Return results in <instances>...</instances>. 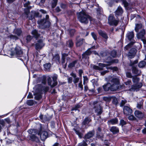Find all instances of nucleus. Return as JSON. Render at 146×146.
<instances>
[{
    "label": "nucleus",
    "mask_w": 146,
    "mask_h": 146,
    "mask_svg": "<svg viewBox=\"0 0 146 146\" xmlns=\"http://www.w3.org/2000/svg\"><path fill=\"white\" fill-rule=\"evenodd\" d=\"M108 82H109L110 84V90L115 91L118 89L119 86V81L118 79L113 78L111 76H109L106 78Z\"/></svg>",
    "instance_id": "f257e3e1"
},
{
    "label": "nucleus",
    "mask_w": 146,
    "mask_h": 146,
    "mask_svg": "<svg viewBox=\"0 0 146 146\" xmlns=\"http://www.w3.org/2000/svg\"><path fill=\"white\" fill-rule=\"evenodd\" d=\"M8 54L11 57H15L19 59L22 56L23 52L20 47L17 46L15 48H12L9 52Z\"/></svg>",
    "instance_id": "f03ea898"
},
{
    "label": "nucleus",
    "mask_w": 146,
    "mask_h": 146,
    "mask_svg": "<svg viewBox=\"0 0 146 146\" xmlns=\"http://www.w3.org/2000/svg\"><path fill=\"white\" fill-rule=\"evenodd\" d=\"M78 19L82 23L87 24L89 20H90V17L86 14L84 11H82L77 13Z\"/></svg>",
    "instance_id": "7ed1b4c3"
},
{
    "label": "nucleus",
    "mask_w": 146,
    "mask_h": 146,
    "mask_svg": "<svg viewBox=\"0 0 146 146\" xmlns=\"http://www.w3.org/2000/svg\"><path fill=\"white\" fill-rule=\"evenodd\" d=\"M133 81L135 84L132 86L131 88L130 89V91H137L139 88H141L142 86L141 83H138L139 80V78L136 76H135L133 78Z\"/></svg>",
    "instance_id": "20e7f679"
},
{
    "label": "nucleus",
    "mask_w": 146,
    "mask_h": 146,
    "mask_svg": "<svg viewBox=\"0 0 146 146\" xmlns=\"http://www.w3.org/2000/svg\"><path fill=\"white\" fill-rule=\"evenodd\" d=\"M118 62V60H112L111 61H110L109 62H107L108 63V64L99 63V66L95 65H93V68L95 70H103L104 67L111 65L112 63L113 62L117 63Z\"/></svg>",
    "instance_id": "39448f33"
},
{
    "label": "nucleus",
    "mask_w": 146,
    "mask_h": 146,
    "mask_svg": "<svg viewBox=\"0 0 146 146\" xmlns=\"http://www.w3.org/2000/svg\"><path fill=\"white\" fill-rule=\"evenodd\" d=\"M138 61L137 60H136L133 62H131L130 64V66H132V71L134 74L139 75L141 74V71L140 70H138L137 68V65L135 64H136Z\"/></svg>",
    "instance_id": "423d86ee"
},
{
    "label": "nucleus",
    "mask_w": 146,
    "mask_h": 146,
    "mask_svg": "<svg viewBox=\"0 0 146 146\" xmlns=\"http://www.w3.org/2000/svg\"><path fill=\"white\" fill-rule=\"evenodd\" d=\"M52 80L50 77L48 78V82L49 85L51 87H53L56 86L57 84V76L55 75L52 77Z\"/></svg>",
    "instance_id": "0eeeda50"
},
{
    "label": "nucleus",
    "mask_w": 146,
    "mask_h": 146,
    "mask_svg": "<svg viewBox=\"0 0 146 146\" xmlns=\"http://www.w3.org/2000/svg\"><path fill=\"white\" fill-rule=\"evenodd\" d=\"M119 21L118 20L115 19L114 17L111 15H110L108 18V23L111 25L116 26L118 24Z\"/></svg>",
    "instance_id": "6e6552de"
},
{
    "label": "nucleus",
    "mask_w": 146,
    "mask_h": 146,
    "mask_svg": "<svg viewBox=\"0 0 146 146\" xmlns=\"http://www.w3.org/2000/svg\"><path fill=\"white\" fill-rule=\"evenodd\" d=\"M94 107L96 109L95 111L98 113V115H100L102 112V109L101 107L97 104V102H95L93 103Z\"/></svg>",
    "instance_id": "1a4fd4ad"
},
{
    "label": "nucleus",
    "mask_w": 146,
    "mask_h": 146,
    "mask_svg": "<svg viewBox=\"0 0 146 146\" xmlns=\"http://www.w3.org/2000/svg\"><path fill=\"white\" fill-rule=\"evenodd\" d=\"M38 24L40 25L43 26V27L46 28L48 27L50 25V22L48 20L44 21V19L41 20L39 21H38Z\"/></svg>",
    "instance_id": "9d476101"
},
{
    "label": "nucleus",
    "mask_w": 146,
    "mask_h": 146,
    "mask_svg": "<svg viewBox=\"0 0 146 146\" xmlns=\"http://www.w3.org/2000/svg\"><path fill=\"white\" fill-rule=\"evenodd\" d=\"M123 112L125 115H127L131 114L132 110L129 107L125 106L123 108Z\"/></svg>",
    "instance_id": "9b49d317"
},
{
    "label": "nucleus",
    "mask_w": 146,
    "mask_h": 146,
    "mask_svg": "<svg viewBox=\"0 0 146 146\" xmlns=\"http://www.w3.org/2000/svg\"><path fill=\"white\" fill-rule=\"evenodd\" d=\"M126 38L129 41H133V40L134 38V34L133 32L128 31L126 35Z\"/></svg>",
    "instance_id": "f8f14e48"
},
{
    "label": "nucleus",
    "mask_w": 146,
    "mask_h": 146,
    "mask_svg": "<svg viewBox=\"0 0 146 146\" xmlns=\"http://www.w3.org/2000/svg\"><path fill=\"white\" fill-rule=\"evenodd\" d=\"M136 52L137 50L135 48H131L128 54V57L131 58H133L136 54Z\"/></svg>",
    "instance_id": "ddd939ff"
},
{
    "label": "nucleus",
    "mask_w": 146,
    "mask_h": 146,
    "mask_svg": "<svg viewBox=\"0 0 146 146\" xmlns=\"http://www.w3.org/2000/svg\"><path fill=\"white\" fill-rule=\"evenodd\" d=\"M44 45L42 39L39 40L37 42L36 44L35 48L36 50L41 49Z\"/></svg>",
    "instance_id": "4468645a"
},
{
    "label": "nucleus",
    "mask_w": 146,
    "mask_h": 146,
    "mask_svg": "<svg viewBox=\"0 0 146 146\" xmlns=\"http://www.w3.org/2000/svg\"><path fill=\"white\" fill-rule=\"evenodd\" d=\"M98 33L100 36L105 39V41H107L108 38V37L107 34L105 32L100 30L98 31Z\"/></svg>",
    "instance_id": "2eb2a0df"
},
{
    "label": "nucleus",
    "mask_w": 146,
    "mask_h": 146,
    "mask_svg": "<svg viewBox=\"0 0 146 146\" xmlns=\"http://www.w3.org/2000/svg\"><path fill=\"white\" fill-rule=\"evenodd\" d=\"M123 12V11L122 8L120 6H119L115 12V16L116 17L117 16H120L122 14Z\"/></svg>",
    "instance_id": "dca6fc26"
},
{
    "label": "nucleus",
    "mask_w": 146,
    "mask_h": 146,
    "mask_svg": "<svg viewBox=\"0 0 146 146\" xmlns=\"http://www.w3.org/2000/svg\"><path fill=\"white\" fill-rule=\"evenodd\" d=\"M48 133L47 131H42L40 134V137L42 141H44L47 137Z\"/></svg>",
    "instance_id": "f3484780"
},
{
    "label": "nucleus",
    "mask_w": 146,
    "mask_h": 146,
    "mask_svg": "<svg viewBox=\"0 0 146 146\" xmlns=\"http://www.w3.org/2000/svg\"><path fill=\"white\" fill-rule=\"evenodd\" d=\"M91 51L90 50V49H88L82 54V58L85 59L88 58V56L91 54Z\"/></svg>",
    "instance_id": "a211bd4d"
},
{
    "label": "nucleus",
    "mask_w": 146,
    "mask_h": 146,
    "mask_svg": "<svg viewBox=\"0 0 146 146\" xmlns=\"http://www.w3.org/2000/svg\"><path fill=\"white\" fill-rule=\"evenodd\" d=\"M53 61L56 62L57 64H59L60 63V57L58 54H56L53 56L52 58Z\"/></svg>",
    "instance_id": "6ab92c4d"
},
{
    "label": "nucleus",
    "mask_w": 146,
    "mask_h": 146,
    "mask_svg": "<svg viewBox=\"0 0 146 146\" xmlns=\"http://www.w3.org/2000/svg\"><path fill=\"white\" fill-rule=\"evenodd\" d=\"M134 113L136 117L139 119H141L144 116V115L142 113L138 110L135 111Z\"/></svg>",
    "instance_id": "aec40b11"
},
{
    "label": "nucleus",
    "mask_w": 146,
    "mask_h": 146,
    "mask_svg": "<svg viewBox=\"0 0 146 146\" xmlns=\"http://www.w3.org/2000/svg\"><path fill=\"white\" fill-rule=\"evenodd\" d=\"M118 119L117 118H115L111 119L108 121V125H114L117 123Z\"/></svg>",
    "instance_id": "412c9836"
},
{
    "label": "nucleus",
    "mask_w": 146,
    "mask_h": 146,
    "mask_svg": "<svg viewBox=\"0 0 146 146\" xmlns=\"http://www.w3.org/2000/svg\"><path fill=\"white\" fill-rule=\"evenodd\" d=\"M145 31L144 29L142 30L139 33L137 34V36L138 38L143 39L144 37Z\"/></svg>",
    "instance_id": "4be33fe9"
},
{
    "label": "nucleus",
    "mask_w": 146,
    "mask_h": 146,
    "mask_svg": "<svg viewBox=\"0 0 146 146\" xmlns=\"http://www.w3.org/2000/svg\"><path fill=\"white\" fill-rule=\"evenodd\" d=\"M110 131L114 134H116L119 132L118 128L115 126L112 127L110 128Z\"/></svg>",
    "instance_id": "5701e85b"
},
{
    "label": "nucleus",
    "mask_w": 146,
    "mask_h": 146,
    "mask_svg": "<svg viewBox=\"0 0 146 146\" xmlns=\"http://www.w3.org/2000/svg\"><path fill=\"white\" fill-rule=\"evenodd\" d=\"M30 139L32 141L38 143L40 142L39 138L35 136V135L29 136Z\"/></svg>",
    "instance_id": "b1692460"
},
{
    "label": "nucleus",
    "mask_w": 146,
    "mask_h": 146,
    "mask_svg": "<svg viewBox=\"0 0 146 146\" xmlns=\"http://www.w3.org/2000/svg\"><path fill=\"white\" fill-rule=\"evenodd\" d=\"M31 34L34 36V37L36 38H38L40 35V34L36 29H34L32 31Z\"/></svg>",
    "instance_id": "393cba45"
},
{
    "label": "nucleus",
    "mask_w": 146,
    "mask_h": 146,
    "mask_svg": "<svg viewBox=\"0 0 146 146\" xmlns=\"http://www.w3.org/2000/svg\"><path fill=\"white\" fill-rule=\"evenodd\" d=\"M104 89L105 91H107L110 90V84L109 82H108L106 84H105L103 86Z\"/></svg>",
    "instance_id": "a878e982"
},
{
    "label": "nucleus",
    "mask_w": 146,
    "mask_h": 146,
    "mask_svg": "<svg viewBox=\"0 0 146 146\" xmlns=\"http://www.w3.org/2000/svg\"><path fill=\"white\" fill-rule=\"evenodd\" d=\"M94 131H90L85 135V139H89L92 137L94 135Z\"/></svg>",
    "instance_id": "bb28decb"
},
{
    "label": "nucleus",
    "mask_w": 146,
    "mask_h": 146,
    "mask_svg": "<svg viewBox=\"0 0 146 146\" xmlns=\"http://www.w3.org/2000/svg\"><path fill=\"white\" fill-rule=\"evenodd\" d=\"M28 132L31 135L36 134L37 133V130L35 129H31L28 130Z\"/></svg>",
    "instance_id": "cd10ccee"
},
{
    "label": "nucleus",
    "mask_w": 146,
    "mask_h": 146,
    "mask_svg": "<svg viewBox=\"0 0 146 146\" xmlns=\"http://www.w3.org/2000/svg\"><path fill=\"white\" fill-rule=\"evenodd\" d=\"M135 42V40L131 41V42L127 45L124 48V50H126L131 48L133 44Z\"/></svg>",
    "instance_id": "c85d7f7f"
},
{
    "label": "nucleus",
    "mask_w": 146,
    "mask_h": 146,
    "mask_svg": "<svg viewBox=\"0 0 146 146\" xmlns=\"http://www.w3.org/2000/svg\"><path fill=\"white\" fill-rule=\"evenodd\" d=\"M84 42V40L83 39H81L77 40L76 45L77 46H81Z\"/></svg>",
    "instance_id": "c756f323"
},
{
    "label": "nucleus",
    "mask_w": 146,
    "mask_h": 146,
    "mask_svg": "<svg viewBox=\"0 0 146 146\" xmlns=\"http://www.w3.org/2000/svg\"><path fill=\"white\" fill-rule=\"evenodd\" d=\"M142 27V25L141 23L137 24L135 25V30L136 32H138L139 30Z\"/></svg>",
    "instance_id": "7c9ffc66"
},
{
    "label": "nucleus",
    "mask_w": 146,
    "mask_h": 146,
    "mask_svg": "<svg viewBox=\"0 0 146 146\" xmlns=\"http://www.w3.org/2000/svg\"><path fill=\"white\" fill-rule=\"evenodd\" d=\"M82 106V104H78L75 106V107L73 108L72 110V111L78 110V109L81 108Z\"/></svg>",
    "instance_id": "2f4dec72"
},
{
    "label": "nucleus",
    "mask_w": 146,
    "mask_h": 146,
    "mask_svg": "<svg viewBox=\"0 0 146 146\" xmlns=\"http://www.w3.org/2000/svg\"><path fill=\"white\" fill-rule=\"evenodd\" d=\"M88 140L87 139H85V140H83V141L81 143H80L78 146H86L87 145V144L86 142H88Z\"/></svg>",
    "instance_id": "473e14b6"
},
{
    "label": "nucleus",
    "mask_w": 146,
    "mask_h": 146,
    "mask_svg": "<svg viewBox=\"0 0 146 146\" xmlns=\"http://www.w3.org/2000/svg\"><path fill=\"white\" fill-rule=\"evenodd\" d=\"M90 120H91L88 118L86 117L82 122V124L84 125L88 124L90 122Z\"/></svg>",
    "instance_id": "72a5a7b5"
},
{
    "label": "nucleus",
    "mask_w": 146,
    "mask_h": 146,
    "mask_svg": "<svg viewBox=\"0 0 146 146\" xmlns=\"http://www.w3.org/2000/svg\"><path fill=\"white\" fill-rule=\"evenodd\" d=\"M14 32L18 36H19L22 33V31L21 29H16L14 30Z\"/></svg>",
    "instance_id": "f704fd0d"
},
{
    "label": "nucleus",
    "mask_w": 146,
    "mask_h": 146,
    "mask_svg": "<svg viewBox=\"0 0 146 146\" xmlns=\"http://www.w3.org/2000/svg\"><path fill=\"white\" fill-rule=\"evenodd\" d=\"M146 64V62L144 61H142L140 62L138 64L139 68H143L144 67Z\"/></svg>",
    "instance_id": "c9c22d12"
},
{
    "label": "nucleus",
    "mask_w": 146,
    "mask_h": 146,
    "mask_svg": "<svg viewBox=\"0 0 146 146\" xmlns=\"http://www.w3.org/2000/svg\"><path fill=\"white\" fill-rule=\"evenodd\" d=\"M112 102L113 104L115 105H117L118 103L117 98L115 97L112 98Z\"/></svg>",
    "instance_id": "e433bc0d"
},
{
    "label": "nucleus",
    "mask_w": 146,
    "mask_h": 146,
    "mask_svg": "<svg viewBox=\"0 0 146 146\" xmlns=\"http://www.w3.org/2000/svg\"><path fill=\"white\" fill-rule=\"evenodd\" d=\"M77 60H75L71 63L69 64L68 65V67L70 68H72L74 67L75 65V64L77 63Z\"/></svg>",
    "instance_id": "4c0bfd02"
},
{
    "label": "nucleus",
    "mask_w": 146,
    "mask_h": 146,
    "mask_svg": "<svg viewBox=\"0 0 146 146\" xmlns=\"http://www.w3.org/2000/svg\"><path fill=\"white\" fill-rule=\"evenodd\" d=\"M51 66V64L50 63L46 64L44 65V67L46 70H49Z\"/></svg>",
    "instance_id": "58836bf2"
},
{
    "label": "nucleus",
    "mask_w": 146,
    "mask_h": 146,
    "mask_svg": "<svg viewBox=\"0 0 146 146\" xmlns=\"http://www.w3.org/2000/svg\"><path fill=\"white\" fill-rule=\"evenodd\" d=\"M34 103V101L32 100H28L27 102V104L28 105L30 106H32Z\"/></svg>",
    "instance_id": "ea45409f"
},
{
    "label": "nucleus",
    "mask_w": 146,
    "mask_h": 146,
    "mask_svg": "<svg viewBox=\"0 0 146 146\" xmlns=\"http://www.w3.org/2000/svg\"><path fill=\"white\" fill-rule=\"evenodd\" d=\"M42 98V95L41 93L36 94L35 96V99L36 100H39Z\"/></svg>",
    "instance_id": "a19ab883"
},
{
    "label": "nucleus",
    "mask_w": 146,
    "mask_h": 146,
    "mask_svg": "<svg viewBox=\"0 0 146 146\" xmlns=\"http://www.w3.org/2000/svg\"><path fill=\"white\" fill-rule=\"evenodd\" d=\"M57 0H52V8H54L56 5Z\"/></svg>",
    "instance_id": "79ce46f5"
},
{
    "label": "nucleus",
    "mask_w": 146,
    "mask_h": 146,
    "mask_svg": "<svg viewBox=\"0 0 146 146\" xmlns=\"http://www.w3.org/2000/svg\"><path fill=\"white\" fill-rule=\"evenodd\" d=\"M67 45L70 47H71L73 46V43L71 40H69L67 42Z\"/></svg>",
    "instance_id": "37998d69"
},
{
    "label": "nucleus",
    "mask_w": 146,
    "mask_h": 146,
    "mask_svg": "<svg viewBox=\"0 0 146 146\" xmlns=\"http://www.w3.org/2000/svg\"><path fill=\"white\" fill-rule=\"evenodd\" d=\"M30 4V2L29 1H28L24 4V6L27 7V8L28 9H31V7L29 6Z\"/></svg>",
    "instance_id": "c03bdc74"
},
{
    "label": "nucleus",
    "mask_w": 146,
    "mask_h": 146,
    "mask_svg": "<svg viewBox=\"0 0 146 146\" xmlns=\"http://www.w3.org/2000/svg\"><path fill=\"white\" fill-rule=\"evenodd\" d=\"M117 52L115 50H113L111 52V55L113 57H115L116 56Z\"/></svg>",
    "instance_id": "a18cd8bd"
},
{
    "label": "nucleus",
    "mask_w": 146,
    "mask_h": 146,
    "mask_svg": "<svg viewBox=\"0 0 146 146\" xmlns=\"http://www.w3.org/2000/svg\"><path fill=\"white\" fill-rule=\"evenodd\" d=\"M91 35L93 38L95 40H97V35L94 32H92L91 33Z\"/></svg>",
    "instance_id": "49530a36"
},
{
    "label": "nucleus",
    "mask_w": 146,
    "mask_h": 146,
    "mask_svg": "<svg viewBox=\"0 0 146 146\" xmlns=\"http://www.w3.org/2000/svg\"><path fill=\"white\" fill-rule=\"evenodd\" d=\"M128 119L130 120H134L136 119V118L133 115L129 116L128 117Z\"/></svg>",
    "instance_id": "de8ad7c7"
},
{
    "label": "nucleus",
    "mask_w": 146,
    "mask_h": 146,
    "mask_svg": "<svg viewBox=\"0 0 146 146\" xmlns=\"http://www.w3.org/2000/svg\"><path fill=\"white\" fill-rule=\"evenodd\" d=\"M106 68L107 69H110L112 70L113 71H117V68L116 67H107Z\"/></svg>",
    "instance_id": "09e8293b"
},
{
    "label": "nucleus",
    "mask_w": 146,
    "mask_h": 146,
    "mask_svg": "<svg viewBox=\"0 0 146 146\" xmlns=\"http://www.w3.org/2000/svg\"><path fill=\"white\" fill-rule=\"evenodd\" d=\"M126 103L127 101L125 100H122L120 104V106L122 107Z\"/></svg>",
    "instance_id": "8fccbe9b"
},
{
    "label": "nucleus",
    "mask_w": 146,
    "mask_h": 146,
    "mask_svg": "<svg viewBox=\"0 0 146 146\" xmlns=\"http://www.w3.org/2000/svg\"><path fill=\"white\" fill-rule=\"evenodd\" d=\"M32 37L30 35H28L27 36L26 40L27 42L30 41L32 39Z\"/></svg>",
    "instance_id": "3c124183"
},
{
    "label": "nucleus",
    "mask_w": 146,
    "mask_h": 146,
    "mask_svg": "<svg viewBox=\"0 0 146 146\" xmlns=\"http://www.w3.org/2000/svg\"><path fill=\"white\" fill-rule=\"evenodd\" d=\"M42 89L44 92H46L48 90L49 88L48 86H44L42 88Z\"/></svg>",
    "instance_id": "603ef678"
},
{
    "label": "nucleus",
    "mask_w": 146,
    "mask_h": 146,
    "mask_svg": "<svg viewBox=\"0 0 146 146\" xmlns=\"http://www.w3.org/2000/svg\"><path fill=\"white\" fill-rule=\"evenodd\" d=\"M120 124L122 126H123L126 124V122L123 120L121 119L120 120Z\"/></svg>",
    "instance_id": "864d4df0"
},
{
    "label": "nucleus",
    "mask_w": 146,
    "mask_h": 146,
    "mask_svg": "<svg viewBox=\"0 0 146 146\" xmlns=\"http://www.w3.org/2000/svg\"><path fill=\"white\" fill-rule=\"evenodd\" d=\"M125 84L126 85L130 86L131 84V80H128L127 82H125Z\"/></svg>",
    "instance_id": "5fc2aeb1"
},
{
    "label": "nucleus",
    "mask_w": 146,
    "mask_h": 146,
    "mask_svg": "<svg viewBox=\"0 0 146 146\" xmlns=\"http://www.w3.org/2000/svg\"><path fill=\"white\" fill-rule=\"evenodd\" d=\"M126 76L129 78H131L132 77V75L131 73L127 72L126 73Z\"/></svg>",
    "instance_id": "6e6d98bb"
},
{
    "label": "nucleus",
    "mask_w": 146,
    "mask_h": 146,
    "mask_svg": "<svg viewBox=\"0 0 146 146\" xmlns=\"http://www.w3.org/2000/svg\"><path fill=\"white\" fill-rule=\"evenodd\" d=\"M10 37L11 39H15V40L17 39V37L16 36H15L13 35H11L9 36Z\"/></svg>",
    "instance_id": "4d7b16f0"
},
{
    "label": "nucleus",
    "mask_w": 146,
    "mask_h": 146,
    "mask_svg": "<svg viewBox=\"0 0 146 146\" xmlns=\"http://www.w3.org/2000/svg\"><path fill=\"white\" fill-rule=\"evenodd\" d=\"M78 87L81 88V90L83 89V85L82 84V81H81L78 84Z\"/></svg>",
    "instance_id": "13d9d810"
},
{
    "label": "nucleus",
    "mask_w": 146,
    "mask_h": 146,
    "mask_svg": "<svg viewBox=\"0 0 146 146\" xmlns=\"http://www.w3.org/2000/svg\"><path fill=\"white\" fill-rule=\"evenodd\" d=\"M68 54H67L64 53L62 54V58H66V57L68 56Z\"/></svg>",
    "instance_id": "bf43d9fd"
},
{
    "label": "nucleus",
    "mask_w": 146,
    "mask_h": 146,
    "mask_svg": "<svg viewBox=\"0 0 146 146\" xmlns=\"http://www.w3.org/2000/svg\"><path fill=\"white\" fill-rule=\"evenodd\" d=\"M75 32V30L73 29H71L70 31V33L71 35V36H72L73 35L74 33Z\"/></svg>",
    "instance_id": "052dcab7"
},
{
    "label": "nucleus",
    "mask_w": 146,
    "mask_h": 146,
    "mask_svg": "<svg viewBox=\"0 0 146 146\" xmlns=\"http://www.w3.org/2000/svg\"><path fill=\"white\" fill-rule=\"evenodd\" d=\"M79 80V78H75L73 82L74 83H77Z\"/></svg>",
    "instance_id": "680f3d73"
},
{
    "label": "nucleus",
    "mask_w": 146,
    "mask_h": 146,
    "mask_svg": "<svg viewBox=\"0 0 146 146\" xmlns=\"http://www.w3.org/2000/svg\"><path fill=\"white\" fill-rule=\"evenodd\" d=\"M108 71L107 70H105L101 72L100 73L101 75H104L106 73H107Z\"/></svg>",
    "instance_id": "e2e57ef3"
},
{
    "label": "nucleus",
    "mask_w": 146,
    "mask_h": 146,
    "mask_svg": "<svg viewBox=\"0 0 146 146\" xmlns=\"http://www.w3.org/2000/svg\"><path fill=\"white\" fill-rule=\"evenodd\" d=\"M98 47V45H97L96 46H93L92 47L89 48L90 49V50L91 49H97Z\"/></svg>",
    "instance_id": "0e129e2a"
},
{
    "label": "nucleus",
    "mask_w": 146,
    "mask_h": 146,
    "mask_svg": "<svg viewBox=\"0 0 146 146\" xmlns=\"http://www.w3.org/2000/svg\"><path fill=\"white\" fill-rule=\"evenodd\" d=\"M142 107V104L141 103H138L137 104V108L140 109Z\"/></svg>",
    "instance_id": "69168bd1"
},
{
    "label": "nucleus",
    "mask_w": 146,
    "mask_h": 146,
    "mask_svg": "<svg viewBox=\"0 0 146 146\" xmlns=\"http://www.w3.org/2000/svg\"><path fill=\"white\" fill-rule=\"evenodd\" d=\"M83 72V71L81 69L80 70H79V74L80 77H82V74Z\"/></svg>",
    "instance_id": "338daca9"
},
{
    "label": "nucleus",
    "mask_w": 146,
    "mask_h": 146,
    "mask_svg": "<svg viewBox=\"0 0 146 146\" xmlns=\"http://www.w3.org/2000/svg\"><path fill=\"white\" fill-rule=\"evenodd\" d=\"M39 118L42 121L44 122L43 118V115L42 114H41L39 115Z\"/></svg>",
    "instance_id": "774afa93"
}]
</instances>
